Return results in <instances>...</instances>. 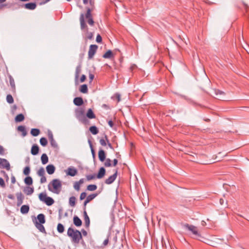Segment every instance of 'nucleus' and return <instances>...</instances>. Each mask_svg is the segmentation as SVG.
<instances>
[{
	"label": "nucleus",
	"mask_w": 249,
	"mask_h": 249,
	"mask_svg": "<svg viewBox=\"0 0 249 249\" xmlns=\"http://www.w3.org/2000/svg\"><path fill=\"white\" fill-rule=\"evenodd\" d=\"M83 3L87 4L89 2L90 7H86V13H81L80 16L79 20L80 23V27L83 31L86 36V38L91 39L93 37V33L89 32V28L86 24V22L90 26L94 25V21L91 12L95 9L94 2L92 0H83Z\"/></svg>",
	"instance_id": "1"
},
{
	"label": "nucleus",
	"mask_w": 249,
	"mask_h": 249,
	"mask_svg": "<svg viewBox=\"0 0 249 249\" xmlns=\"http://www.w3.org/2000/svg\"><path fill=\"white\" fill-rule=\"evenodd\" d=\"M67 234L71 238L72 242L75 243H79L80 240L82 238L81 232L77 230H74L71 227L68 229Z\"/></svg>",
	"instance_id": "2"
},
{
	"label": "nucleus",
	"mask_w": 249,
	"mask_h": 249,
	"mask_svg": "<svg viewBox=\"0 0 249 249\" xmlns=\"http://www.w3.org/2000/svg\"><path fill=\"white\" fill-rule=\"evenodd\" d=\"M62 184L61 181L57 179H53L48 185L49 191L58 194L61 190Z\"/></svg>",
	"instance_id": "3"
},
{
	"label": "nucleus",
	"mask_w": 249,
	"mask_h": 249,
	"mask_svg": "<svg viewBox=\"0 0 249 249\" xmlns=\"http://www.w3.org/2000/svg\"><path fill=\"white\" fill-rule=\"evenodd\" d=\"M185 227L187 228L189 231H191L192 233L195 236V238L200 241H202L201 238H202L201 234L199 233L198 231V229L196 227L186 224L185 225Z\"/></svg>",
	"instance_id": "4"
},
{
	"label": "nucleus",
	"mask_w": 249,
	"mask_h": 249,
	"mask_svg": "<svg viewBox=\"0 0 249 249\" xmlns=\"http://www.w3.org/2000/svg\"><path fill=\"white\" fill-rule=\"evenodd\" d=\"M98 49V46L96 45H90L88 52L89 59H92L96 53Z\"/></svg>",
	"instance_id": "5"
},
{
	"label": "nucleus",
	"mask_w": 249,
	"mask_h": 249,
	"mask_svg": "<svg viewBox=\"0 0 249 249\" xmlns=\"http://www.w3.org/2000/svg\"><path fill=\"white\" fill-rule=\"evenodd\" d=\"M76 118L80 122L83 118L86 117L85 114V110L82 108H79L75 110Z\"/></svg>",
	"instance_id": "6"
},
{
	"label": "nucleus",
	"mask_w": 249,
	"mask_h": 249,
	"mask_svg": "<svg viewBox=\"0 0 249 249\" xmlns=\"http://www.w3.org/2000/svg\"><path fill=\"white\" fill-rule=\"evenodd\" d=\"M0 168L9 171L10 170V164L9 161L5 159L0 158Z\"/></svg>",
	"instance_id": "7"
},
{
	"label": "nucleus",
	"mask_w": 249,
	"mask_h": 249,
	"mask_svg": "<svg viewBox=\"0 0 249 249\" xmlns=\"http://www.w3.org/2000/svg\"><path fill=\"white\" fill-rule=\"evenodd\" d=\"M117 173L118 171L117 170H116L114 174L111 176H110L109 177H108L105 180V183L107 184H110L112 183H113L114 180L116 179L117 177Z\"/></svg>",
	"instance_id": "8"
},
{
	"label": "nucleus",
	"mask_w": 249,
	"mask_h": 249,
	"mask_svg": "<svg viewBox=\"0 0 249 249\" xmlns=\"http://www.w3.org/2000/svg\"><path fill=\"white\" fill-rule=\"evenodd\" d=\"M47 135H48V137L50 142L52 146H53V147H54V148L56 147L57 143L53 139V134L52 132L50 130H49L48 131Z\"/></svg>",
	"instance_id": "9"
},
{
	"label": "nucleus",
	"mask_w": 249,
	"mask_h": 249,
	"mask_svg": "<svg viewBox=\"0 0 249 249\" xmlns=\"http://www.w3.org/2000/svg\"><path fill=\"white\" fill-rule=\"evenodd\" d=\"M16 196L17 198V206H19L22 204L24 197L21 192L17 193Z\"/></svg>",
	"instance_id": "10"
},
{
	"label": "nucleus",
	"mask_w": 249,
	"mask_h": 249,
	"mask_svg": "<svg viewBox=\"0 0 249 249\" xmlns=\"http://www.w3.org/2000/svg\"><path fill=\"white\" fill-rule=\"evenodd\" d=\"M83 214L85 227L88 228L90 225V220L86 210L84 211Z\"/></svg>",
	"instance_id": "11"
},
{
	"label": "nucleus",
	"mask_w": 249,
	"mask_h": 249,
	"mask_svg": "<svg viewBox=\"0 0 249 249\" xmlns=\"http://www.w3.org/2000/svg\"><path fill=\"white\" fill-rule=\"evenodd\" d=\"M213 91L215 95L218 96V97L217 98L218 99L220 100H224V99L221 96L222 95H224L225 94V93L223 91L217 89H213Z\"/></svg>",
	"instance_id": "12"
},
{
	"label": "nucleus",
	"mask_w": 249,
	"mask_h": 249,
	"mask_svg": "<svg viewBox=\"0 0 249 249\" xmlns=\"http://www.w3.org/2000/svg\"><path fill=\"white\" fill-rule=\"evenodd\" d=\"M84 182V179L81 178L78 181H76L73 184V187L77 191H79L80 189V186Z\"/></svg>",
	"instance_id": "13"
},
{
	"label": "nucleus",
	"mask_w": 249,
	"mask_h": 249,
	"mask_svg": "<svg viewBox=\"0 0 249 249\" xmlns=\"http://www.w3.org/2000/svg\"><path fill=\"white\" fill-rule=\"evenodd\" d=\"M106 174V170L104 167H101L99 169L98 174L96 175V178H103Z\"/></svg>",
	"instance_id": "14"
},
{
	"label": "nucleus",
	"mask_w": 249,
	"mask_h": 249,
	"mask_svg": "<svg viewBox=\"0 0 249 249\" xmlns=\"http://www.w3.org/2000/svg\"><path fill=\"white\" fill-rule=\"evenodd\" d=\"M24 7L27 9L34 10L36 8V5L35 2H31L25 4Z\"/></svg>",
	"instance_id": "15"
},
{
	"label": "nucleus",
	"mask_w": 249,
	"mask_h": 249,
	"mask_svg": "<svg viewBox=\"0 0 249 249\" xmlns=\"http://www.w3.org/2000/svg\"><path fill=\"white\" fill-rule=\"evenodd\" d=\"M77 173V171L76 169L74 168H69L68 169L67 174L73 177L75 176Z\"/></svg>",
	"instance_id": "16"
},
{
	"label": "nucleus",
	"mask_w": 249,
	"mask_h": 249,
	"mask_svg": "<svg viewBox=\"0 0 249 249\" xmlns=\"http://www.w3.org/2000/svg\"><path fill=\"white\" fill-rule=\"evenodd\" d=\"M86 116L89 119H94L96 118L95 114L91 108L88 109Z\"/></svg>",
	"instance_id": "17"
},
{
	"label": "nucleus",
	"mask_w": 249,
	"mask_h": 249,
	"mask_svg": "<svg viewBox=\"0 0 249 249\" xmlns=\"http://www.w3.org/2000/svg\"><path fill=\"white\" fill-rule=\"evenodd\" d=\"M73 103L75 105L80 106L83 104V100L81 97H76L73 100Z\"/></svg>",
	"instance_id": "18"
},
{
	"label": "nucleus",
	"mask_w": 249,
	"mask_h": 249,
	"mask_svg": "<svg viewBox=\"0 0 249 249\" xmlns=\"http://www.w3.org/2000/svg\"><path fill=\"white\" fill-rule=\"evenodd\" d=\"M98 157L100 161H104L106 159L105 152L103 150H99L98 152Z\"/></svg>",
	"instance_id": "19"
},
{
	"label": "nucleus",
	"mask_w": 249,
	"mask_h": 249,
	"mask_svg": "<svg viewBox=\"0 0 249 249\" xmlns=\"http://www.w3.org/2000/svg\"><path fill=\"white\" fill-rule=\"evenodd\" d=\"M46 170L49 174L52 175L54 172L55 167L53 165L50 164L46 167Z\"/></svg>",
	"instance_id": "20"
},
{
	"label": "nucleus",
	"mask_w": 249,
	"mask_h": 249,
	"mask_svg": "<svg viewBox=\"0 0 249 249\" xmlns=\"http://www.w3.org/2000/svg\"><path fill=\"white\" fill-rule=\"evenodd\" d=\"M73 223L77 227H80L82 225V221L77 216H75L73 217Z\"/></svg>",
	"instance_id": "21"
},
{
	"label": "nucleus",
	"mask_w": 249,
	"mask_h": 249,
	"mask_svg": "<svg viewBox=\"0 0 249 249\" xmlns=\"http://www.w3.org/2000/svg\"><path fill=\"white\" fill-rule=\"evenodd\" d=\"M39 151V147L38 146L34 144L31 149V153L33 155H36L38 154Z\"/></svg>",
	"instance_id": "22"
},
{
	"label": "nucleus",
	"mask_w": 249,
	"mask_h": 249,
	"mask_svg": "<svg viewBox=\"0 0 249 249\" xmlns=\"http://www.w3.org/2000/svg\"><path fill=\"white\" fill-rule=\"evenodd\" d=\"M29 211V206L28 205H22L20 208V212L23 214H26L28 213Z\"/></svg>",
	"instance_id": "23"
},
{
	"label": "nucleus",
	"mask_w": 249,
	"mask_h": 249,
	"mask_svg": "<svg viewBox=\"0 0 249 249\" xmlns=\"http://www.w3.org/2000/svg\"><path fill=\"white\" fill-rule=\"evenodd\" d=\"M18 130L22 133V136L24 137L27 135V132L25 126L20 125L18 127Z\"/></svg>",
	"instance_id": "24"
},
{
	"label": "nucleus",
	"mask_w": 249,
	"mask_h": 249,
	"mask_svg": "<svg viewBox=\"0 0 249 249\" xmlns=\"http://www.w3.org/2000/svg\"><path fill=\"white\" fill-rule=\"evenodd\" d=\"M34 189L33 187H26L24 189V192L27 195H31L34 192Z\"/></svg>",
	"instance_id": "25"
},
{
	"label": "nucleus",
	"mask_w": 249,
	"mask_h": 249,
	"mask_svg": "<svg viewBox=\"0 0 249 249\" xmlns=\"http://www.w3.org/2000/svg\"><path fill=\"white\" fill-rule=\"evenodd\" d=\"M37 220L39 221V223L44 224L45 223V216L43 214H39L37 216Z\"/></svg>",
	"instance_id": "26"
},
{
	"label": "nucleus",
	"mask_w": 249,
	"mask_h": 249,
	"mask_svg": "<svg viewBox=\"0 0 249 249\" xmlns=\"http://www.w3.org/2000/svg\"><path fill=\"white\" fill-rule=\"evenodd\" d=\"M69 205L71 206V207H74L76 205V198L75 196H71L69 198Z\"/></svg>",
	"instance_id": "27"
},
{
	"label": "nucleus",
	"mask_w": 249,
	"mask_h": 249,
	"mask_svg": "<svg viewBox=\"0 0 249 249\" xmlns=\"http://www.w3.org/2000/svg\"><path fill=\"white\" fill-rule=\"evenodd\" d=\"M79 90L81 92L83 93H87L88 92L87 85L86 84H83L81 85L80 87Z\"/></svg>",
	"instance_id": "28"
},
{
	"label": "nucleus",
	"mask_w": 249,
	"mask_h": 249,
	"mask_svg": "<svg viewBox=\"0 0 249 249\" xmlns=\"http://www.w3.org/2000/svg\"><path fill=\"white\" fill-rule=\"evenodd\" d=\"M103 57L104 58H110L113 57V54L111 50H108L104 54Z\"/></svg>",
	"instance_id": "29"
},
{
	"label": "nucleus",
	"mask_w": 249,
	"mask_h": 249,
	"mask_svg": "<svg viewBox=\"0 0 249 249\" xmlns=\"http://www.w3.org/2000/svg\"><path fill=\"white\" fill-rule=\"evenodd\" d=\"M107 142H108V139L107 135H105L104 138H102L100 140V143L102 146H106L107 144Z\"/></svg>",
	"instance_id": "30"
},
{
	"label": "nucleus",
	"mask_w": 249,
	"mask_h": 249,
	"mask_svg": "<svg viewBox=\"0 0 249 249\" xmlns=\"http://www.w3.org/2000/svg\"><path fill=\"white\" fill-rule=\"evenodd\" d=\"M44 203H45L48 206H51L53 204L54 200L52 197L47 196L45 201H44Z\"/></svg>",
	"instance_id": "31"
},
{
	"label": "nucleus",
	"mask_w": 249,
	"mask_h": 249,
	"mask_svg": "<svg viewBox=\"0 0 249 249\" xmlns=\"http://www.w3.org/2000/svg\"><path fill=\"white\" fill-rule=\"evenodd\" d=\"M41 162L43 164H45L48 162V157L46 154H43L41 157Z\"/></svg>",
	"instance_id": "32"
},
{
	"label": "nucleus",
	"mask_w": 249,
	"mask_h": 249,
	"mask_svg": "<svg viewBox=\"0 0 249 249\" xmlns=\"http://www.w3.org/2000/svg\"><path fill=\"white\" fill-rule=\"evenodd\" d=\"M89 131L93 135H96L99 132L98 128L95 126H90L89 127Z\"/></svg>",
	"instance_id": "33"
},
{
	"label": "nucleus",
	"mask_w": 249,
	"mask_h": 249,
	"mask_svg": "<svg viewBox=\"0 0 249 249\" xmlns=\"http://www.w3.org/2000/svg\"><path fill=\"white\" fill-rule=\"evenodd\" d=\"M97 196V194H92L89 195L86 197V200H87V201H88L89 203L91 201H92L93 199H94Z\"/></svg>",
	"instance_id": "34"
},
{
	"label": "nucleus",
	"mask_w": 249,
	"mask_h": 249,
	"mask_svg": "<svg viewBox=\"0 0 249 249\" xmlns=\"http://www.w3.org/2000/svg\"><path fill=\"white\" fill-rule=\"evenodd\" d=\"M24 116L22 114H18L15 118V121L17 122H20L24 120Z\"/></svg>",
	"instance_id": "35"
},
{
	"label": "nucleus",
	"mask_w": 249,
	"mask_h": 249,
	"mask_svg": "<svg viewBox=\"0 0 249 249\" xmlns=\"http://www.w3.org/2000/svg\"><path fill=\"white\" fill-rule=\"evenodd\" d=\"M36 227L42 232H45V229L42 224L36 222Z\"/></svg>",
	"instance_id": "36"
},
{
	"label": "nucleus",
	"mask_w": 249,
	"mask_h": 249,
	"mask_svg": "<svg viewBox=\"0 0 249 249\" xmlns=\"http://www.w3.org/2000/svg\"><path fill=\"white\" fill-rule=\"evenodd\" d=\"M47 196L45 193H41L39 195V198L40 201L44 202Z\"/></svg>",
	"instance_id": "37"
},
{
	"label": "nucleus",
	"mask_w": 249,
	"mask_h": 249,
	"mask_svg": "<svg viewBox=\"0 0 249 249\" xmlns=\"http://www.w3.org/2000/svg\"><path fill=\"white\" fill-rule=\"evenodd\" d=\"M40 133V130L37 128H33L31 129V134L33 136H37L39 135Z\"/></svg>",
	"instance_id": "38"
},
{
	"label": "nucleus",
	"mask_w": 249,
	"mask_h": 249,
	"mask_svg": "<svg viewBox=\"0 0 249 249\" xmlns=\"http://www.w3.org/2000/svg\"><path fill=\"white\" fill-rule=\"evenodd\" d=\"M24 182L27 185H30L33 183V179L31 177H27L24 179Z\"/></svg>",
	"instance_id": "39"
},
{
	"label": "nucleus",
	"mask_w": 249,
	"mask_h": 249,
	"mask_svg": "<svg viewBox=\"0 0 249 249\" xmlns=\"http://www.w3.org/2000/svg\"><path fill=\"white\" fill-rule=\"evenodd\" d=\"M9 78L10 84L12 89L14 90H15V81H14L13 78L12 77V76L10 75L9 76Z\"/></svg>",
	"instance_id": "40"
},
{
	"label": "nucleus",
	"mask_w": 249,
	"mask_h": 249,
	"mask_svg": "<svg viewBox=\"0 0 249 249\" xmlns=\"http://www.w3.org/2000/svg\"><path fill=\"white\" fill-rule=\"evenodd\" d=\"M57 230L58 232L59 233L63 232L64 231V226L62 224L59 223L57 225Z\"/></svg>",
	"instance_id": "41"
},
{
	"label": "nucleus",
	"mask_w": 249,
	"mask_h": 249,
	"mask_svg": "<svg viewBox=\"0 0 249 249\" xmlns=\"http://www.w3.org/2000/svg\"><path fill=\"white\" fill-rule=\"evenodd\" d=\"M97 187L96 185L90 184L87 186V190L90 191H93L97 189Z\"/></svg>",
	"instance_id": "42"
},
{
	"label": "nucleus",
	"mask_w": 249,
	"mask_h": 249,
	"mask_svg": "<svg viewBox=\"0 0 249 249\" xmlns=\"http://www.w3.org/2000/svg\"><path fill=\"white\" fill-rule=\"evenodd\" d=\"M81 123H82L83 124H84L85 125H89L90 124V121L88 120L87 117L86 116L83 118L81 121Z\"/></svg>",
	"instance_id": "43"
},
{
	"label": "nucleus",
	"mask_w": 249,
	"mask_h": 249,
	"mask_svg": "<svg viewBox=\"0 0 249 249\" xmlns=\"http://www.w3.org/2000/svg\"><path fill=\"white\" fill-rule=\"evenodd\" d=\"M40 143L43 146H45L47 145L48 142L45 138L42 137L40 139Z\"/></svg>",
	"instance_id": "44"
},
{
	"label": "nucleus",
	"mask_w": 249,
	"mask_h": 249,
	"mask_svg": "<svg viewBox=\"0 0 249 249\" xmlns=\"http://www.w3.org/2000/svg\"><path fill=\"white\" fill-rule=\"evenodd\" d=\"M6 101L9 104H12L14 102V99L11 94H8L6 96Z\"/></svg>",
	"instance_id": "45"
},
{
	"label": "nucleus",
	"mask_w": 249,
	"mask_h": 249,
	"mask_svg": "<svg viewBox=\"0 0 249 249\" xmlns=\"http://www.w3.org/2000/svg\"><path fill=\"white\" fill-rule=\"evenodd\" d=\"M37 175L41 177L45 176V170L43 167H41L37 171Z\"/></svg>",
	"instance_id": "46"
},
{
	"label": "nucleus",
	"mask_w": 249,
	"mask_h": 249,
	"mask_svg": "<svg viewBox=\"0 0 249 249\" xmlns=\"http://www.w3.org/2000/svg\"><path fill=\"white\" fill-rule=\"evenodd\" d=\"M111 160L109 159H105V162L104 163V165L106 167H110L111 166Z\"/></svg>",
	"instance_id": "47"
},
{
	"label": "nucleus",
	"mask_w": 249,
	"mask_h": 249,
	"mask_svg": "<svg viewBox=\"0 0 249 249\" xmlns=\"http://www.w3.org/2000/svg\"><path fill=\"white\" fill-rule=\"evenodd\" d=\"M96 178V175L95 174L93 175H89L86 176V178L88 180H90L92 179H94Z\"/></svg>",
	"instance_id": "48"
},
{
	"label": "nucleus",
	"mask_w": 249,
	"mask_h": 249,
	"mask_svg": "<svg viewBox=\"0 0 249 249\" xmlns=\"http://www.w3.org/2000/svg\"><path fill=\"white\" fill-rule=\"evenodd\" d=\"M30 169L29 166H26V167H25L24 171H23V173L24 175H28L30 173Z\"/></svg>",
	"instance_id": "49"
},
{
	"label": "nucleus",
	"mask_w": 249,
	"mask_h": 249,
	"mask_svg": "<svg viewBox=\"0 0 249 249\" xmlns=\"http://www.w3.org/2000/svg\"><path fill=\"white\" fill-rule=\"evenodd\" d=\"M0 173L3 175V176L6 179V181H7L9 180V177L8 175L6 173V172L3 170H1L0 171Z\"/></svg>",
	"instance_id": "50"
},
{
	"label": "nucleus",
	"mask_w": 249,
	"mask_h": 249,
	"mask_svg": "<svg viewBox=\"0 0 249 249\" xmlns=\"http://www.w3.org/2000/svg\"><path fill=\"white\" fill-rule=\"evenodd\" d=\"M81 72V69L79 67H77L75 72V77L77 78L79 76V75Z\"/></svg>",
	"instance_id": "51"
},
{
	"label": "nucleus",
	"mask_w": 249,
	"mask_h": 249,
	"mask_svg": "<svg viewBox=\"0 0 249 249\" xmlns=\"http://www.w3.org/2000/svg\"><path fill=\"white\" fill-rule=\"evenodd\" d=\"M86 197H87V193L85 192H83L80 194V199L81 200H83Z\"/></svg>",
	"instance_id": "52"
},
{
	"label": "nucleus",
	"mask_w": 249,
	"mask_h": 249,
	"mask_svg": "<svg viewBox=\"0 0 249 249\" xmlns=\"http://www.w3.org/2000/svg\"><path fill=\"white\" fill-rule=\"evenodd\" d=\"M96 40L97 43H101L102 42V38L99 34L97 35V36H96Z\"/></svg>",
	"instance_id": "53"
},
{
	"label": "nucleus",
	"mask_w": 249,
	"mask_h": 249,
	"mask_svg": "<svg viewBox=\"0 0 249 249\" xmlns=\"http://www.w3.org/2000/svg\"><path fill=\"white\" fill-rule=\"evenodd\" d=\"M0 186L2 188H4L5 187L4 181L2 178H0Z\"/></svg>",
	"instance_id": "54"
},
{
	"label": "nucleus",
	"mask_w": 249,
	"mask_h": 249,
	"mask_svg": "<svg viewBox=\"0 0 249 249\" xmlns=\"http://www.w3.org/2000/svg\"><path fill=\"white\" fill-rule=\"evenodd\" d=\"M89 145H90V147L91 148V151L92 154L93 156H94V155H95V152H94V150L93 149L92 143H91V141H89Z\"/></svg>",
	"instance_id": "55"
},
{
	"label": "nucleus",
	"mask_w": 249,
	"mask_h": 249,
	"mask_svg": "<svg viewBox=\"0 0 249 249\" xmlns=\"http://www.w3.org/2000/svg\"><path fill=\"white\" fill-rule=\"evenodd\" d=\"M89 145H90V147L91 148V151L92 154L93 156H94V155H95V152H94V150L93 149L92 143H91V141H89Z\"/></svg>",
	"instance_id": "56"
},
{
	"label": "nucleus",
	"mask_w": 249,
	"mask_h": 249,
	"mask_svg": "<svg viewBox=\"0 0 249 249\" xmlns=\"http://www.w3.org/2000/svg\"><path fill=\"white\" fill-rule=\"evenodd\" d=\"M46 178L45 176H41L40 182L43 183L46 182Z\"/></svg>",
	"instance_id": "57"
},
{
	"label": "nucleus",
	"mask_w": 249,
	"mask_h": 249,
	"mask_svg": "<svg viewBox=\"0 0 249 249\" xmlns=\"http://www.w3.org/2000/svg\"><path fill=\"white\" fill-rule=\"evenodd\" d=\"M5 153L4 149L1 145H0V155H3Z\"/></svg>",
	"instance_id": "58"
},
{
	"label": "nucleus",
	"mask_w": 249,
	"mask_h": 249,
	"mask_svg": "<svg viewBox=\"0 0 249 249\" xmlns=\"http://www.w3.org/2000/svg\"><path fill=\"white\" fill-rule=\"evenodd\" d=\"M94 78V74L92 73H89V83H91Z\"/></svg>",
	"instance_id": "59"
},
{
	"label": "nucleus",
	"mask_w": 249,
	"mask_h": 249,
	"mask_svg": "<svg viewBox=\"0 0 249 249\" xmlns=\"http://www.w3.org/2000/svg\"><path fill=\"white\" fill-rule=\"evenodd\" d=\"M115 96L118 102H120L121 100L120 95L119 93H116Z\"/></svg>",
	"instance_id": "60"
},
{
	"label": "nucleus",
	"mask_w": 249,
	"mask_h": 249,
	"mask_svg": "<svg viewBox=\"0 0 249 249\" xmlns=\"http://www.w3.org/2000/svg\"><path fill=\"white\" fill-rule=\"evenodd\" d=\"M108 124L111 127H113L114 126V123L111 120H110L108 121Z\"/></svg>",
	"instance_id": "61"
},
{
	"label": "nucleus",
	"mask_w": 249,
	"mask_h": 249,
	"mask_svg": "<svg viewBox=\"0 0 249 249\" xmlns=\"http://www.w3.org/2000/svg\"><path fill=\"white\" fill-rule=\"evenodd\" d=\"M86 77L85 75L83 74L80 78V82H83L85 81Z\"/></svg>",
	"instance_id": "62"
},
{
	"label": "nucleus",
	"mask_w": 249,
	"mask_h": 249,
	"mask_svg": "<svg viewBox=\"0 0 249 249\" xmlns=\"http://www.w3.org/2000/svg\"><path fill=\"white\" fill-rule=\"evenodd\" d=\"M118 163V160L117 159H114L113 160V166H115Z\"/></svg>",
	"instance_id": "63"
},
{
	"label": "nucleus",
	"mask_w": 249,
	"mask_h": 249,
	"mask_svg": "<svg viewBox=\"0 0 249 249\" xmlns=\"http://www.w3.org/2000/svg\"><path fill=\"white\" fill-rule=\"evenodd\" d=\"M11 182L13 184H14L16 182V178L14 176H12L11 177Z\"/></svg>",
	"instance_id": "64"
}]
</instances>
